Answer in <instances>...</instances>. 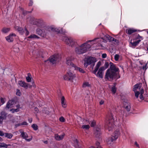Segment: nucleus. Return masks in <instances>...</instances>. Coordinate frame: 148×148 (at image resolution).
Segmentation results:
<instances>
[{
    "label": "nucleus",
    "instance_id": "obj_1",
    "mask_svg": "<svg viewBox=\"0 0 148 148\" xmlns=\"http://www.w3.org/2000/svg\"><path fill=\"white\" fill-rule=\"evenodd\" d=\"M96 38L94 39L87 41L86 42L76 47L75 51L76 53L78 54H82L89 50L91 47H97V42Z\"/></svg>",
    "mask_w": 148,
    "mask_h": 148
},
{
    "label": "nucleus",
    "instance_id": "obj_2",
    "mask_svg": "<svg viewBox=\"0 0 148 148\" xmlns=\"http://www.w3.org/2000/svg\"><path fill=\"white\" fill-rule=\"evenodd\" d=\"M36 33L43 37H45L51 34L52 32H57L59 33H66L65 30L62 28L60 30L57 28H54L49 26H46L44 27V29H38L36 30Z\"/></svg>",
    "mask_w": 148,
    "mask_h": 148
},
{
    "label": "nucleus",
    "instance_id": "obj_3",
    "mask_svg": "<svg viewBox=\"0 0 148 148\" xmlns=\"http://www.w3.org/2000/svg\"><path fill=\"white\" fill-rule=\"evenodd\" d=\"M120 77L119 68L114 65H111L110 69H108L106 72V79L108 81H112L113 79L116 80Z\"/></svg>",
    "mask_w": 148,
    "mask_h": 148
},
{
    "label": "nucleus",
    "instance_id": "obj_4",
    "mask_svg": "<svg viewBox=\"0 0 148 148\" xmlns=\"http://www.w3.org/2000/svg\"><path fill=\"white\" fill-rule=\"evenodd\" d=\"M101 37L96 38L97 40H98L97 42V47L99 49H103L104 47L103 46V43L106 42L108 41H112L115 42L116 43H119V41L114 38L111 37L107 34L105 35L102 34L101 36Z\"/></svg>",
    "mask_w": 148,
    "mask_h": 148
},
{
    "label": "nucleus",
    "instance_id": "obj_5",
    "mask_svg": "<svg viewBox=\"0 0 148 148\" xmlns=\"http://www.w3.org/2000/svg\"><path fill=\"white\" fill-rule=\"evenodd\" d=\"M115 111V110L111 107L110 108L107 116L108 121L106 123V128L109 131L112 130L114 127L115 124L114 123V120L113 119V114L114 113Z\"/></svg>",
    "mask_w": 148,
    "mask_h": 148
},
{
    "label": "nucleus",
    "instance_id": "obj_6",
    "mask_svg": "<svg viewBox=\"0 0 148 148\" xmlns=\"http://www.w3.org/2000/svg\"><path fill=\"white\" fill-rule=\"evenodd\" d=\"M141 85L142 84L140 83L136 84L134 86L133 90L135 92V96L136 98H138L139 94H140V98L141 100H143L145 99V97H143V95L144 91L143 88H140Z\"/></svg>",
    "mask_w": 148,
    "mask_h": 148
},
{
    "label": "nucleus",
    "instance_id": "obj_7",
    "mask_svg": "<svg viewBox=\"0 0 148 148\" xmlns=\"http://www.w3.org/2000/svg\"><path fill=\"white\" fill-rule=\"evenodd\" d=\"M101 65V62L99 61L95 66V70L92 71V73L98 77L100 78H102L103 71L105 70L104 67L102 66L99 68Z\"/></svg>",
    "mask_w": 148,
    "mask_h": 148
},
{
    "label": "nucleus",
    "instance_id": "obj_8",
    "mask_svg": "<svg viewBox=\"0 0 148 148\" xmlns=\"http://www.w3.org/2000/svg\"><path fill=\"white\" fill-rule=\"evenodd\" d=\"M61 39L64 41L66 44L71 47H74L77 44L75 40L71 38H68L65 36H63L62 37Z\"/></svg>",
    "mask_w": 148,
    "mask_h": 148
},
{
    "label": "nucleus",
    "instance_id": "obj_9",
    "mask_svg": "<svg viewBox=\"0 0 148 148\" xmlns=\"http://www.w3.org/2000/svg\"><path fill=\"white\" fill-rule=\"evenodd\" d=\"M64 80L70 81L75 84L76 82L75 75L71 71H69L63 77Z\"/></svg>",
    "mask_w": 148,
    "mask_h": 148
},
{
    "label": "nucleus",
    "instance_id": "obj_10",
    "mask_svg": "<svg viewBox=\"0 0 148 148\" xmlns=\"http://www.w3.org/2000/svg\"><path fill=\"white\" fill-rule=\"evenodd\" d=\"M120 134V132L118 130H116L113 134L111 137L109 138L107 142L108 144H111L114 141L116 140Z\"/></svg>",
    "mask_w": 148,
    "mask_h": 148
},
{
    "label": "nucleus",
    "instance_id": "obj_11",
    "mask_svg": "<svg viewBox=\"0 0 148 148\" xmlns=\"http://www.w3.org/2000/svg\"><path fill=\"white\" fill-rule=\"evenodd\" d=\"M27 21H29L31 24L36 25L39 26L42 25L43 22L42 20L36 19L34 17H29L28 18Z\"/></svg>",
    "mask_w": 148,
    "mask_h": 148
},
{
    "label": "nucleus",
    "instance_id": "obj_12",
    "mask_svg": "<svg viewBox=\"0 0 148 148\" xmlns=\"http://www.w3.org/2000/svg\"><path fill=\"white\" fill-rule=\"evenodd\" d=\"M60 60L58 55H54L51 56L49 58V60L45 61V62L47 63L49 61L53 64L56 63L57 62H58Z\"/></svg>",
    "mask_w": 148,
    "mask_h": 148
},
{
    "label": "nucleus",
    "instance_id": "obj_13",
    "mask_svg": "<svg viewBox=\"0 0 148 148\" xmlns=\"http://www.w3.org/2000/svg\"><path fill=\"white\" fill-rule=\"evenodd\" d=\"M15 28V29L21 35L23 34L24 33H25V35L26 36L29 35V32L26 28H25V29H23L22 28L18 26H16Z\"/></svg>",
    "mask_w": 148,
    "mask_h": 148
},
{
    "label": "nucleus",
    "instance_id": "obj_14",
    "mask_svg": "<svg viewBox=\"0 0 148 148\" xmlns=\"http://www.w3.org/2000/svg\"><path fill=\"white\" fill-rule=\"evenodd\" d=\"M19 132L21 133L20 136L23 139H25L26 141L27 142H30L32 139V136H31L30 138H29L27 139V138L28 137L27 134L25 132H23L22 130H19Z\"/></svg>",
    "mask_w": 148,
    "mask_h": 148
},
{
    "label": "nucleus",
    "instance_id": "obj_15",
    "mask_svg": "<svg viewBox=\"0 0 148 148\" xmlns=\"http://www.w3.org/2000/svg\"><path fill=\"white\" fill-rule=\"evenodd\" d=\"M86 60L88 63L91 65V67L93 69L95 66V63L97 61L96 58L92 57H90L87 59Z\"/></svg>",
    "mask_w": 148,
    "mask_h": 148
},
{
    "label": "nucleus",
    "instance_id": "obj_16",
    "mask_svg": "<svg viewBox=\"0 0 148 148\" xmlns=\"http://www.w3.org/2000/svg\"><path fill=\"white\" fill-rule=\"evenodd\" d=\"M18 85L21 87L27 88H30L32 87V85L26 83L25 82L22 80L19 81L18 82Z\"/></svg>",
    "mask_w": 148,
    "mask_h": 148
},
{
    "label": "nucleus",
    "instance_id": "obj_17",
    "mask_svg": "<svg viewBox=\"0 0 148 148\" xmlns=\"http://www.w3.org/2000/svg\"><path fill=\"white\" fill-rule=\"evenodd\" d=\"M16 36L15 34H10L9 36L5 37L6 40L8 42H11L13 41L14 38Z\"/></svg>",
    "mask_w": 148,
    "mask_h": 148
},
{
    "label": "nucleus",
    "instance_id": "obj_18",
    "mask_svg": "<svg viewBox=\"0 0 148 148\" xmlns=\"http://www.w3.org/2000/svg\"><path fill=\"white\" fill-rule=\"evenodd\" d=\"M65 134L63 133L61 135H59L58 134H55V139L57 140H60L63 139L64 137Z\"/></svg>",
    "mask_w": 148,
    "mask_h": 148
},
{
    "label": "nucleus",
    "instance_id": "obj_19",
    "mask_svg": "<svg viewBox=\"0 0 148 148\" xmlns=\"http://www.w3.org/2000/svg\"><path fill=\"white\" fill-rule=\"evenodd\" d=\"M73 145L75 148H82L78 143L77 139L74 138L73 140Z\"/></svg>",
    "mask_w": 148,
    "mask_h": 148
},
{
    "label": "nucleus",
    "instance_id": "obj_20",
    "mask_svg": "<svg viewBox=\"0 0 148 148\" xmlns=\"http://www.w3.org/2000/svg\"><path fill=\"white\" fill-rule=\"evenodd\" d=\"M101 134L100 130L99 128H96L95 130V134L97 138H100Z\"/></svg>",
    "mask_w": 148,
    "mask_h": 148
},
{
    "label": "nucleus",
    "instance_id": "obj_21",
    "mask_svg": "<svg viewBox=\"0 0 148 148\" xmlns=\"http://www.w3.org/2000/svg\"><path fill=\"white\" fill-rule=\"evenodd\" d=\"M66 64L68 65L71 66L73 68L75 65L71 62L72 58L68 57L66 58Z\"/></svg>",
    "mask_w": 148,
    "mask_h": 148
},
{
    "label": "nucleus",
    "instance_id": "obj_22",
    "mask_svg": "<svg viewBox=\"0 0 148 148\" xmlns=\"http://www.w3.org/2000/svg\"><path fill=\"white\" fill-rule=\"evenodd\" d=\"M124 107L126 110L129 112L130 110L131 106L130 103L128 102H125L124 103Z\"/></svg>",
    "mask_w": 148,
    "mask_h": 148
},
{
    "label": "nucleus",
    "instance_id": "obj_23",
    "mask_svg": "<svg viewBox=\"0 0 148 148\" xmlns=\"http://www.w3.org/2000/svg\"><path fill=\"white\" fill-rule=\"evenodd\" d=\"M14 103V102L13 100H9L6 104V108H9L12 107Z\"/></svg>",
    "mask_w": 148,
    "mask_h": 148
},
{
    "label": "nucleus",
    "instance_id": "obj_24",
    "mask_svg": "<svg viewBox=\"0 0 148 148\" xmlns=\"http://www.w3.org/2000/svg\"><path fill=\"white\" fill-rule=\"evenodd\" d=\"M60 100L61 102V104L62 106L64 108L66 107V104L65 100L64 97L63 96H62Z\"/></svg>",
    "mask_w": 148,
    "mask_h": 148
},
{
    "label": "nucleus",
    "instance_id": "obj_25",
    "mask_svg": "<svg viewBox=\"0 0 148 148\" xmlns=\"http://www.w3.org/2000/svg\"><path fill=\"white\" fill-rule=\"evenodd\" d=\"M0 116L3 120L6 119L7 114L4 111H2L0 113Z\"/></svg>",
    "mask_w": 148,
    "mask_h": 148
},
{
    "label": "nucleus",
    "instance_id": "obj_26",
    "mask_svg": "<svg viewBox=\"0 0 148 148\" xmlns=\"http://www.w3.org/2000/svg\"><path fill=\"white\" fill-rule=\"evenodd\" d=\"M136 31V29L132 28H130L127 29L126 30V33L129 35H131L133 33Z\"/></svg>",
    "mask_w": 148,
    "mask_h": 148
},
{
    "label": "nucleus",
    "instance_id": "obj_27",
    "mask_svg": "<svg viewBox=\"0 0 148 148\" xmlns=\"http://www.w3.org/2000/svg\"><path fill=\"white\" fill-rule=\"evenodd\" d=\"M138 44L136 42V41L133 42H130V46L131 47L133 48H135Z\"/></svg>",
    "mask_w": 148,
    "mask_h": 148
},
{
    "label": "nucleus",
    "instance_id": "obj_28",
    "mask_svg": "<svg viewBox=\"0 0 148 148\" xmlns=\"http://www.w3.org/2000/svg\"><path fill=\"white\" fill-rule=\"evenodd\" d=\"M73 69L75 70H78L82 73H84V71L82 68L78 67L76 66H74Z\"/></svg>",
    "mask_w": 148,
    "mask_h": 148
},
{
    "label": "nucleus",
    "instance_id": "obj_29",
    "mask_svg": "<svg viewBox=\"0 0 148 148\" xmlns=\"http://www.w3.org/2000/svg\"><path fill=\"white\" fill-rule=\"evenodd\" d=\"M27 38H29L34 39L35 38L38 39L39 38V37L38 36L35 34H32L30 35Z\"/></svg>",
    "mask_w": 148,
    "mask_h": 148
},
{
    "label": "nucleus",
    "instance_id": "obj_30",
    "mask_svg": "<svg viewBox=\"0 0 148 148\" xmlns=\"http://www.w3.org/2000/svg\"><path fill=\"white\" fill-rule=\"evenodd\" d=\"M5 137L9 139H11L12 137V134L10 133H5Z\"/></svg>",
    "mask_w": 148,
    "mask_h": 148
},
{
    "label": "nucleus",
    "instance_id": "obj_31",
    "mask_svg": "<svg viewBox=\"0 0 148 148\" xmlns=\"http://www.w3.org/2000/svg\"><path fill=\"white\" fill-rule=\"evenodd\" d=\"M10 31V28H4L2 30L3 33L5 34L8 33Z\"/></svg>",
    "mask_w": 148,
    "mask_h": 148
},
{
    "label": "nucleus",
    "instance_id": "obj_32",
    "mask_svg": "<svg viewBox=\"0 0 148 148\" xmlns=\"http://www.w3.org/2000/svg\"><path fill=\"white\" fill-rule=\"evenodd\" d=\"M82 86L83 87H89L90 86V84L88 82H85L83 83Z\"/></svg>",
    "mask_w": 148,
    "mask_h": 148
},
{
    "label": "nucleus",
    "instance_id": "obj_33",
    "mask_svg": "<svg viewBox=\"0 0 148 148\" xmlns=\"http://www.w3.org/2000/svg\"><path fill=\"white\" fill-rule=\"evenodd\" d=\"M8 147V145L4 143L0 142V148L4 147L5 148H7Z\"/></svg>",
    "mask_w": 148,
    "mask_h": 148
},
{
    "label": "nucleus",
    "instance_id": "obj_34",
    "mask_svg": "<svg viewBox=\"0 0 148 148\" xmlns=\"http://www.w3.org/2000/svg\"><path fill=\"white\" fill-rule=\"evenodd\" d=\"M111 91L113 94L116 93V88L115 87V86H113L111 88Z\"/></svg>",
    "mask_w": 148,
    "mask_h": 148
},
{
    "label": "nucleus",
    "instance_id": "obj_35",
    "mask_svg": "<svg viewBox=\"0 0 148 148\" xmlns=\"http://www.w3.org/2000/svg\"><path fill=\"white\" fill-rule=\"evenodd\" d=\"M29 76H31V74L30 73H28V76L26 78L27 81L28 82H31V78Z\"/></svg>",
    "mask_w": 148,
    "mask_h": 148
},
{
    "label": "nucleus",
    "instance_id": "obj_36",
    "mask_svg": "<svg viewBox=\"0 0 148 148\" xmlns=\"http://www.w3.org/2000/svg\"><path fill=\"white\" fill-rule=\"evenodd\" d=\"M82 128L85 130H88L90 128V126L89 125H84L82 126Z\"/></svg>",
    "mask_w": 148,
    "mask_h": 148
},
{
    "label": "nucleus",
    "instance_id": "obj_37",
    "mask_svg": "<svg viewBox=\"0 0 148 148\" xmlns=\"http://www.w3.org/2000/svg\"><path fill=\"white\" fill-rule=\"evenodd\" d=\"M32 127L34 130H37L38 129V126L37 125L35 124H32Z\"/></svg>",
    "mask_w": 148,
    "mask_h": 148
},
{
    "label": "nucleus",
    "instance_id": "obj_38",
    "mask_svg": "<svg viewBox=\"0 0 148 148\" xmlns=\"http://www.w3.org/2000/svg\"><path fill=\"white\" fill-rule=\"evenodd\" d=\"M16 46H14L13 48V51L16 53H18L19 51V49L18 47H16Z\"/></svg>",
    "mask_w": 148,
    "mask_h": 148
},
{
    "label": "nucleus",
    "instance_id": "obj_39",
    "mask_svg": "<svg viewBox=\"0 0 148 148\" xmlns=\"http://www.w3.org/2000/svg\"><path fill=\"white\" fill-rule=\"evenodd\" d=\"M10 111H11L12 113H14V112H18L19 110H18V108H16V109H12L10 110Z\"/></svg>",
    "mask_w": 148,
    "mask_h": 148
},
{
    "label": "nucleus",
    "instance_id": "obj_40",
    "mask_svg": "<svg viewBox=\"0 0 148 148\" xmlns=\"http://www.w3.org/2000/svg\"><path fill=\"white\" fill-rule=\"evenodd\" d=\"M89 124H90V126L91 127H93L95 125L96 123L94 120H93L92 121H91L89 123Z\"/></svg>",
    "mask_w": 148,
    "mask_h": 148
},
{
    "label": "nucleus",
    "instance_id": "obj_41",
    "mask_svg": "<svg viewBox=\"0 0 148 148\" xmlns=\"http://www.w3.org/2000/svg\"><path fill=\"white\" fill-rule=\"evenodd\" d=\"M59 120L62 122H64L65 121V119L63 117L61 116L59 118Z\"/></svg>",
    "mask_w": 148,
    "mask_h": 148
},
{
    "label": "nucleus",
    "instance_id": "obj_42",
    "mask_svg": "<svg viewBox=\"0 0 148 148\" xmlns=\"http://www.w3.org/2000/svg\"><path fill=\"white\" fill-rule=\"evenodd\" d=\"M119 55L118 54H116L114 56V59L115 60L117 61L118 60L119 58Z\"/></svg>",
    "mask_w": 148,
    "mask_h": 148
},
{
    "label": "nucleus",
    "instance_id": "obj_43",
    "mask_svg": "<svg viewBox=\"0 0 148 148\" xmlns=\"http://www.w3.org/2000/svg\"><path fill=\"white\" fill-rule=\"evenodd\" d=\"M136 39H139L143 40V37L142 36H140L139 34H138V35L136 37Z\"/></svg>",
    "mask_w": 148,
    "mask_h": 148
},
{
    "label": "nucleus",
    "instance_id": "obj_44",
    "mask_svg": "<svg viewBox=\"0 0 148 148\" xmlns=\"http://www.w3.org/2000/svg\"><path fill=\"white\" fill-rule=\"evenodd\" d=\"M16 94L17 95H18L19 96H20L21 95V92H20L19 90L18 89H17V90Z\"/></svg>",
    "mask_w": 148,
    "mask_h": 148
},
{
    "label": "nucleus",
    "instance_id": "obj_45",
    "mask_svg": "<svg viewBox=\"0 0 148 148\" xmlns=\"http://www.w3.org/2000/svg\"><path fill=\"white\" fill-rule=\"evenodd\" d=\"M109 64L108 62H106L104 64V66L105 67H104L105 69H106L109 66Z\"/></svg>",
    "mask_w": 148,
    "mask_h": 148
},
{
    "label": "nucleus",
    "instance_id": "obj_46",
    "mask_svg": "<svg viewBox=\"0 0 148 148\" xmlns=\"http://www.w3.org/2000/svg\"><path fill=\"white\" fill-rule=\"evenodd\" d=\"M21 125H28V123L26 121H23L21 123Z\"/></svg>",
    "mask_w": 148,
    "mask_h": 148
},
{
    "label": "nucleus",
    "instance_id": "obj_47",
    "mask_svg": "<svg viewBox=\"0 0 148 148\" xmlns=\"http://www.w3.org/2000/svg\"><path fill=\"white\" fill-rule=\"evenodd\" d=\"M89 65H90L88 63L87 60H86L85 62L84 63V66L86 68L87 67V66Z\"/></svg>",
    "mask_w": 148,
    "mask_h": 148
},
{
    "label": "nucleus",
    "instance_id": "obj_48",
    "mask_svg": "<svg viewBox=\"0 0 148 148\" xmlns=\"http://www.w3.org/2000/svg\"><path fill=\"white\" fill-rule=\"evenodd\" d=\"M105 101L103 100H101L99 102V104L100 105H102L104 103Z\"/></svg>",
    "mask_w": 148,
    "mask_h": 148
},
{
    "label": "nucleus",
    "instance_id": "obj_49",
    "mask_svg": "<svg viewBox=\"0 0 148 148\" xmlns=\"http://www.w3.org/2000/svg\"><path fill=\"white\" fill-rule=\"evenodd\" d=\"M30 2L29 3V6H31L33 4V2L32 0H29Z\"/></svg>",
    "mask_w": 148,
    "mask_h": 148
},
{
    "label": "nucleus",
    "instance_id": "obj_50",
    "mask_svg": "<svg viewBox=\"0 0 148 148\" xmlns=\"http://www.w3.org/2000/svg\"><path fill=\"white\" fill-rule=\"evenodd\" d=\"M5 135V133L2 131H0V136H3L4 135Z\"/></svg>",
    "mask_w": 148,
    "mask_h": 148
},
{
    "label": "nucleus",
    "instance_id": "obj_51",
    "mask_svg": "<svg viewBox=\"0 0 148 148\" xmlns=\"http://www.w3.org/2000/svg\"><path fill=\"white\" fill-rule=\"evenodd\" d=\"M107 56V54L106 53H103L102 55V57L103 58H105Z\"/></svg>",
    "mask_w": 148,
    "mask_h": 148
},
{
    "label": "nucleus",
    "instance_id": "obj_52",
    "mask_svg": "<svg viewBox=\"0 0 148 148\" xmlns=\"http://www.w3.org/2000/svg\"><path fill=\"white\" fill-rule=\"evenodd\" d=\"M1 102L2 103V104H3L5 103V101H4V99L2 98H1Z\"/></svg>",
    "mask_w": 148,
    "mask_h": 148
},
{
    "label": "nucleus",
    "instance_id": "obj_53",
    "mask_svg": "<svg viewBox=\"0 0 148 148\" xmlns=\"http://www.w3.org/2000/svg\"><path fill=\"white\" fill-rule=\"evenodd\" d=\"M134 145L137 147L139 148H140L139 145L137 143L136 141H135L134 142Z\"/></svg>",
    "mask_w": 148,
    "mask_h": 148
},
{
    "label": "nucleus",
    "instance_id": "obj_54",
    "mask_svg": "<svg viewBox=\"0 0 148 148\" xmlns=\"http://www.w3.org/2000/svg\"><path fill=\"white\" fill-rule=\"evenodd\" d=\"M34 110V111L36 112V113L38 112L39 111V110H38V108H37L35 107Z\"/></svg>",
    "mask_w": 148,
    "mask_h": 148
},
{
    "label": "nucleus",
    "instance_id": "obj_55",
    "mask_svg": "<svg viewBox=\"0 0 148 148\" xmlns=\"http://www.w3.org/2000/svg\"><path fill=\"white\" fill-rule=\"evenodd\" d=\"M21 125V123H19L17 124H16L15 125V127L16 128L20 126Z\"/></svg>",
    "mask_w": 148,
    "mask_h": 148
},
{
    "label": "nucleus",
    "instance_id": "obj_56",
    "mask_svg": "<svg viewBox=\"0 0 148 148\" xmlns=\"http://www.w3.org/2000/svg\"><path fill=\"white\" fill-rule=\"evenodd\" d=\"M138 40L136 41V42L137 43V44L138 45V44L139 43V42H140L141 40H141V39H138Z\"/></svg>",
    "mask_w": 148,
    "mask_h": 148
},
{
    "label": "nucleus",
    "instance_id": "obj_57",
    "mask_svg": "<svg viewBox=\"0 0 148 148\" xmlns=\"http://www.w3.org/2000/svg\"><path fill=\"white\" fill-rule=\"evenodd\" d=\"M29 122L30 123H31L32 121V118H30L28 120Z\"/></svg>",
    "mask_w": 148,
    "mask_h": 148
},
{
    "label": "nucleus",
    "instance_id": "obj_58",
    "mask_svg": "<svg viewBox=\"0 0 148 148\" xmlns=\"http://www.w3.org/2000/svg\"><path fill=\"white\" fill-rule=\"evenodd\" d=\"M145 97L146 99H148V93H147V94H145Z\"/></svg>",
    "mask_w": 148,
    "mask_h": 148
},
{
    "label": "nucleus",
    "instance_id": "obj_59",
    "mask_svg": "<svg viewBox=\"0 0 148 148\" xmlns=\"http://www.w3.org/2000/svg\"><path fill=\"white\" fill-rule=\"evenodd\" d=\"M16 108H18V110H19V108H20V105L19 104H18L16 106Z\"/></svg>",
    "mask_w": 148,
    "mask_h": 148
},
{
    "label": "nucleus",
    "instance_id": "obj_60",
    "mask_svg": "<svg viewBox=\"0 0 148 148\" xmlns=\"http://www.w3.org/2000/svg\"><path fill=\"white\" fill-rule=\"evenodd\" d=\"M147 66V64L145 65V66H144L143 67V69H146L147 68H146Z\"/></svg>",
    "mask_w": 148,
    "mask_h": 148
},
{
    "label": "nucleus",
    "instance_id": "obj_61",
    "mask_svg": "<svg viewBox=\"0 0 148 148\" xmlns=\"http://www.w3.org/2000/svg\"><path fill=\"white\" fill-rule=\"evenodd\" d=\"M43 142L45 144H47L48 143V141L47 140H44L43 141Z\"/></svg>",
    "mask_w": 148,
    "mask_h": 148
},
{
    "label": "nucleus",
    "instance_id": "obj_62",
    "mask_svg": "<svg viewBox=\"0 0 148 148\" xmlns=\"http://www.w3.org/2000/svg\"><path fill=\"white\" fill-rule=\"evenodd\" d=\"M3 141V139L2 138L0 137V141L2 142Z\"/></svg>",
    "mask_w": 148,
    "mask_h": 148
},
{
    "label": "nucleus",
    "instance_id": "obj_63",
    "mask_svg": "<svg viewBox=\"0 0 148 148\" xmlns=\"http://www.w3.org/2000/svg\"><path fill=\"white\" fill-rule=\"evenodd\" d=\"M32 85H31L32 86H34V85L35 86V84H34V82H32Z\"/></svg>",
    "mask_w": 148,
    "mask_h": 148
},
{
    "label": "nucleus",
    "instance_id": "obj_64",
    "mask_svg": "<svg viewBox=\"0 0 148 148\" xmlns=\"http://www.w3.org/2000/svg\"><path fill=\"white\" fill-rule=\"evenodd\" d=\"M147 50L148 51V46L147 47Z\"/></svg>",
    "mask_w": 148,
    "mask_h": 148
}]
</instances>
